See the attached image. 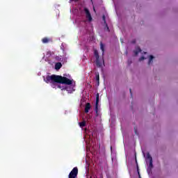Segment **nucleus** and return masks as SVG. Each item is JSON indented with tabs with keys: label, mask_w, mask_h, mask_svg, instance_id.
<instances>
[{
	"label": "nucleus",
	"mask_w": 178,
	"mask_h": 178,
	"mask_svg": "<svg viewBox=\"0 0 178 178\" xmlns=\"http://www.w3.org/2000/svg\"><path fill=\"white\" fill-rule=\"evenodd\" d=\"M73 1H74L75 2H77L79 0H73Z\"/></svg>",
	"instance_id": "obj_24"
},
{
	"label": "nucleus",
	"mask_w": 178,
	"mask_h": 178,
	"mask_svg": "<svg viewBox=\"0 0 178 178\" xmlns=\"http://www.w3.org/2000/svg\"><path fill=\"white\" fill-rule=\"evenodd\" d=\"M62 67V63H56L55 65V69L56 70H59Z\"/></svg>",
	"instance_id": "obj_7"
},
{
	"label": "nucleus",
	"mask_w": 178,
	"mask_h": 178,
	"mask_svg": "<svg viewBox=\"0 0 178 178\" xmlns=\"http://www.w3.org/2000/svg\"><path fill=\"white\" fill-rule=\"evenodd\" d=\"M95 76H96V81L98 86H99V72H95Z\"/></svg>",
	"instance_id": "obj_9"
},
{
	"label": "nucleus",
	"mask_w": 178,
	"mask_h": 178,
	"mask_svg": "<svg viewBox=\"0 0 178 178\" xmlns=\"http://www.w3.org/2000/svg\"><path fill=\"white\" fill-rule=\"evenodd\" d=\"M84 12L86 15V17L88 19L89 22H91L92 20V17H91V13H90V10H88L87 8H84Z\"/></svg>",
	"instance_id": "obj_5"
},
{
	"label": "nucleus",
	"mask_w": 178,
	"mask_h": 178,
	"mask_svg": "<svg viewBox=\"0 0 178 178\" xmlns=\"http://www.w3.org/2000/svg\"><path fill=\"white\" fill-rule=\"evenodd\" d=\"M99 102V93H97L96 95V104H95V115L97 118L99 116V113H98V104Z\"/></svg>",
	"instance_id": "obj_3"
},
{
	"label": "nucleus",
	"mask_w": 178,
	"mask_h": 178,
	"mask_svg": "<svg viewBox=\"0 0 178 178\" xmlns=\"http://www.w3.org/2000/svg\"><path fill=\"white\" fill-rule=\"evenodd\" d=\"M132 44H136V40H134L132 41Z\"/></svg>",
	"instance_id": "obj_23"
},
{
	"label": "nucleus",
	"mask_w": 178,
	"mask_h": 178,
	"mask_svg": "<svg viewBox=\"0 0 178 178\" xmlns=\"http://www.w3.org/2000/svg\"><path fill=\"white\" fill-rule=\"evenodd\" d=\"M50 41H51V39L48 38H44L43 39H42V42L43 44H48V42H49Z\"/></svg>",
	"instance_id": "obj_8"
},
{
	"label": "nucleus",
	"mask_w": 178,
	"mask_h": 178,
	"mask_svg": "<svg viewBox=\"0 0 178 178\" xmlns=\"http://www.w3.org/2000/svg\"><path fill=\"white\" fill-rule=\"evenodd\" d=\"M144 59H145V57L142 56V57H140V58H139V60H140V62H141V60H144Z\"/></svg>",
	"instance_id": "obj_19"
},
{
	"label": "nucleus",
	"mask_w": 178,
	"mask_h": 178,
	"mask_svg": "<svg viewBox=\"0 0 178 178\" xmlns=\"http://www.w3.org/2000/svg\"><path fill=\"white\" fill-rule=\"evenodd\" d=\"M136 56H137L138 55V54H140V52H141V49L140 47H137L135 51H134Z\"/></svg>",
	"instance_id": "obj_10"
},
{
	"label": "nucleus",
	"mask_w": 178,
	"mask_h": 178,
	"mask_svg": "<svg viewBox=\"0 0 178 178\" xmlns=\"http://www.w3.org/2000/svg\"><path fill=\"white\" fill-rule=\"evenodd\" d=\"M90 109H91V104L90 103H87L85 106V113H88Z\"/></svg>",
	"instance_id": "obj_6"
},
{
	"label": "nucleus",
	"mask_w": 178,
	"mask_h": 178,
	"mask_svg": "<svg viewBox=\"0 0 178 178\" xmlns=\"http://www.w3.org/2000/svg\"><path fill=\"white\" fill-rule=\"evenodd\" d=\"M149 168H150V169H152L154 168V165L152 164V160L149 161Z\"/></svg>",
	"instance_id": "obj_18"
},
{
	"label": "nucleus",
	"mask_w": 178,
	"mask_h": 178,
	"mask_svg": "<svg viewBox=\"0 0 178 178\" xmlns=\"http://www.w3.org/2000/svg\"><path fill=\"white\" fill-rule=\"evenodd\" d=\"M77 175H79V168L74 167L68 175V178H77Z\"/></svg>",
	"instance_id": "obj_2"
},
{
	"label": "nucleus",
	"mask_w": 178,
	"mask_h": 178,
	"mask_svg": "<svg viewBox=\"0 0 178 178\" xmlns=\"http://www.w3.org/2000/svg\"><path fill=\"white\" fill-rule=\"evenodd\" d=\"M80 127H86V121H83L79 123Z\"/></svg>",
	"instance_id": "obj_14"
},
{
	"label": "nucleus",
	"mask_w": 178,
	"mask_h": 178,
	"mask_svg": "<svg viewBox=\"0 0 178 178\" xmlns=\"http://www.w3.org/2000/svg\"><path fill=\"white\" fill-rule=\"evenodd\" d=\"M58 88H60L62 90H66V91H69V90L67 89L68 88L67 87H62L60 86V85L58 86Z\"/></svg>",
	"instance_id": "obj_13"
},
{
	"label": "nucleus",
	"mask_w": 178,
	"mask_h": 178,
	"mask_svg": "<svg viewBox=\"0 0 178 178\" xmlns=\"http://www.w3.org/2000/svg\"><path fill=\"white\" fill-rule=\"evenodd\" d=\"M94 55H95V58H96L97 65L99 66V67H101L102 65H101V62H99V54L98 53L97 50H95Z\"/></svg>",
	"instance_id": "obj_4"
},
{
	"label": "nucleus",
	"mask_w": 178,
	"mask_h": 178,
	"mask_svg": "<svg viewBox=\"0 0 178 178\" xmlns=\"http://www.w3.org/2000/svg\"><path fill=\"white\" fill-rule=\"evenodd\" d=\"M100 49L102 51V55H104V53L105 52V46L102 42H100Z\"/></svg>",
	"instance_id": "obj_11"
},
{
	"label": "nucleus",
	"mask_w": 178,
	"mask_h": 178,
	"mask_svg": "<svg viewBox=\"0 0 178 178\" xmlns=\"http://www.w3.org/2000/svg\"><path fill=\"white\" fill-rule=\"evenodd\" d=\"M147 159H149V161H151V160L152 161V157L151 156V154H149V153L147 154Z\"/></svg>",
	"instance_id": "obj_17"
},
{
	"label": "nucleus",
	"mask_w": 178,
	"mask_h": 178,
	"mask_svg": "<svg viewBox=\"0 0 178 178\" xmlns=\"http://www.w3.org/2000/svg\"><path fill=\"white\" fill-rule=\"evenodd\" d=\"M129 91H130L131 97H132L133 96V93L131 92V89H129Z\"/></svg>",
	"instance_id": "obj_22"
},
{
	"label": "nucleus",
	"mask_w": 178,
	"mask_h": 178,
	"mask_svg": "<svg viewBox=\"0 0 178 178\" xmlns=\"http://www.w3.org/2000/svg\"><path fill=\"white\" fill-rule=\"evenodd\" d=\"M128 65H131V60H128Z\"/></svg>",
	"instance_id": "obj_21"
},
{
	"label": "nucleus",
	"mask_w": 178,
	"mask_h": 178,
	"mask_svg": "<svg viewBox=\"0 0 178 178\" xmlns=\"http://www.w3.org/2000/svg\"><path fill=\"white\" fill-rule=\"evenodd\" d=\"M102 19H103V21L104 22V24H106V27L107 29V31H109V27H108V24H106V19L105 15H103Z\"/></svg>",
	"instance_id": "obj_12"
},
{
	"label": "nucleus",
	"mask_w": 178,
	"mask_h": 178,
	"mask_svg": "<svg viewBox=\"0 0 178 178\" xmlns=\"http://www.w3.org/2000/svg\"><path fill=\"white\" fill-rule=\"evenodd\" d=\"M134 131H135V134H138V132L137 131V127H134Z\"/></svg>",
	"instance_id": "obj_20"
},
{
	"label": "nucleus",
	"mask_w": 178,
	"mask_h": 178,
	"mask_svg": "<svg viewBox=\"0 0 178 178\" xmlns=\"http://www.w3.org/2000/svg\"><path fill=\"white\" fill-rule=\"evenodd\" d=\"M44 81L47 84L49 83H58V84H65L66 86H72L73 84V81L69 79V78L55 74L47 76Z\"/></svg>",
	"instance_id": "obj_1"
},
{
	"label": "nucleus",
	"mask_w": 178,
	"mask_h": 178,
	"mask_svg": "<svg viewBox=\"0 0 178 178\" xmlns=\"http://www.w3.org/2000/svg\"><path fill=\"white\" fill-rule=\"evenodd\" d=\"M153 59H154V56H152V55L149 56L148 65H151V63L152 62Z\"/></svg>",
	"instance_id": "obj_15"
},
{
	"label": "nucleus",
	"mask_w": 178,
	"mask_h": 178,
	"mask_svg": "<svg viewBox=\"0 0 178 178\" xmlns=\"http://www.w3.org/2000/svg\"><path fill=\"white\" fill-rule=\"evenodd\" d=\"M135 161H136V163L137 165V171H138V175L139 176V178H141V175H140V171H138V164L137 163V158L136 157L135 159Z\"/></svg>",
	"instance_id": "obj_16"
}]
</instances>
